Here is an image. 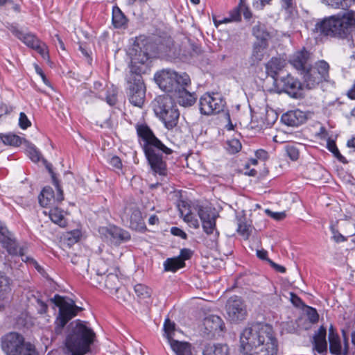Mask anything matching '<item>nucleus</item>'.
<instances>
[{
  "mask_svg": "<svg viewBox=\"0 0 355 355\" xmlns=\"http://www.w3.org/2000/svg\"><path fill=\"white\" fill-rule=\"evenodd\" d=\"M252 33L254 37L259 42H266L269 37V33L268 32L266 25L258 22L257 24L254 25L252 28Z\"/></svg>",
  "mask_w": 355,
  "mask_h": 355,
  "instance_id": "37",
  "label": "nucleus"
},
{
  "mask_svg": "<svg viewBox=\"0 0 355 355\" xmlns=\"http://www.w3.org/2000/svg\"><path fill=\"white\" fill-rule=\"evenodd\" d=\"M202 355H229V348L227 345L208 344L205 347Z\"/></svg>",
  "mask_w": 355,
  "mask_h": 355,
  "instance_id": "32",
  "label": "nucleus"
},
{
  "mask_svg": "<svg viewBox=\"0 0 355 355\" xmlns=\"http://www.w3.org/2000/svg\"><path fill=\"white\" fill-rule=\"evenodd\" d=\"M240 347L245 355H277V341L272 327L256 323L246 327L240 336Z\"/></svg>",
  "mask_w": 355,
  "mask_h": 355,
  "instance_id": "1",
  "label": "nucleus"
},
{
  "mask_svg": "<svg viewBox=\"0 0 355 355\" xmlns=\"http://www.w3.org/2000/svg\"><path fill=\"white\" fill-rule=\"evenodd\" d=\"M12 111V107H8L6 105H0V118L3 115H6V114L10 113Z\"/></svg>",
  "mask_w": 355,
  "mask_h": 355,
  "instance_id": "61",
  "label": "nucleus"
},
{
  "mask_svg": "<svg viewBox=\"0 0 355 355\" xmlns=\"http://www.w3.org/2000/svg\"><path fill=\"white\" fill-rule=\"evenodd\" d=\"M327 148L340 162H345V158L340 153L336 143L332 140L327 141Z\"/></svg>",
  "mask_w": 355,
  "mask_h": 355,
  "instance_id": "50",
  "label": "nucleus"
},
{
  "mask_svg": "<svg viewBox=\"0 0 355 355\" xmlns=\"http://www.w3.org/2000/svg\"><path fill=\"white\" fill-rule=\"evenodd\" d=\"M303 78H304V82L306 85V87L308 89H312L315 87L317 85H318L320 83H314L315 78L318 76L316 70L314 69L311 65L307 69V70L302 73Z\"/></svg>",
  "mask_w": 355,
  "mask_h": 355,
  "instance_id": "35",
  "label": "nucleus"
},
{
  "mask_svg": "<svg viewBox=\"0 0 355 355\" xmlns=\"http://www.w3.org/2000/svg\"><path fill=\"white\" fill-rule=\"evenodd\" d=\"M327 6L336 9L346 10L351 7L355 0H322Z\"/></svg>",
  "mask_w": 355,
  "mask_h": 355,
  "instance_id": "40",
  "label": "nucleus"
},
{
  "mask_svg": "<svg viewBox=\"0 0 355 355\" xmlns=\"http://www.w3.org/2000/svg\"><path fill=\"white\" fill-rule=\"evenodd\" d=\"M26 152L30 159L34 162H39L42 157L40 152L33 144H28Z\"/></svg>",
  "mask_w": 355,
  "mask_h": 355,
  "instance_id": "46",
  "label": "nucleus"
},
{
  "mask_svg": "<svg viewBox=\"0 0 355 355\" xmlns=\"http://www.w3.org/2000/svg\"><path fill=\"white\" fill-rule=\"evenodd\" d=\"M224 106L225 101L218 93H206L200 98V110L205 115L219 113Z\"/></svg>",
  "mask_w": 355,
  "mask_h": 355,
  "instance_id": "11",
  "label": "nucleus"
},
{
  "mask_svg": "<svg viewBox=\"0 0 355 355\" xmlns=\"http://www.w3.org/2000/svg\"><path fill=\"white\" fill-rule=\"evenodd\" d=\"M329 349L331 354L335 355H340L342 353V347L339 336H336L329 339Z\"/></svg>",
  "mask_w": 355,
  "mask_h": 355,
  "instance_id": "45",
  "label": "nucleus"
},
{
  "mask_svg": "<svg viewBox=\"0 0 355 355\" xmlns=\"http://www.w3.org/2000/svg\"><path fill=\"white\" fill-rule=\"evenodd\" d=\"M168 343L176 355H191V345L190 343L177 340H171Z\"/></svg>",
  "mask_w": 355,
  "mask_h": 355,
  "instance_id": "30",
  "label": "nucleus"
},
{
  "mask_svg": "<svg viewBox=\"0 0 355 355\" xmlns=\"http://www.w3.org/2000/svg\"><path fill=\"white\" fill-rule=\"evenodd\" d=\"M35 71H36L37 73V74H39V75L41 76V78H42V79L43 82H44L46 85H49V81H48V80L46 79V76H45L44 73H43V71H42V69H41V68H40L37 65H35Z\"/></svg>",
  "mask_w": 355,
  "mask_h": 355,
  "instance_id": "63",
  "label": "nucleus"
},
{
  "mask_svg": "<svg viewBox=\"0 0 355 355\" xmlns=\"http://www.w3.org/2000/svg\"><path fill=\"white\" fill-rule=\"evenodd\" d=\"M109 164L116 169H120L122 166L121 161L117 156H112L109 160Z\"/></svg>",
  "mask_w": 355,
  "mask_h": 355,
  "instance_id": "56",
  "label": "nucleus"
},
{
  "mask_svg": "<svg viewBox=\"0 0 355 355\" xmlns=\"http://www.w3.org/2000/svg\"><path fill=\"white\" fill-rule=\"evenodd\" d=\"M10 289L9 278L6 276L0 275V292H7Z\"/></svg>",
  "mask_w": 355,
  "mask_h": 355,
  "instance_id": "53",
  "label": "nucleus"
},
{
  "mask_svg": "<svg viewBox=\"0 0 355 355\" xmlns=\"http://www.w3.org/2000/svg\"><path fill=\"white\" fill-rule=\"evenodd\" d=\"M164 336L170 343L171 340H175L173 337L175 334V323L171 322L169 319H166L164 324Z\"/></svg>",
  "mask_w": 355,
  "mask_h": 355,
  "instance_id": "43",
  "label": "nucleus"
},
{
  "mask_svg": "<svg viewBox=\"0 0 355 355\" xmlns=\"http://www.w3.org/2000/svg\"><path fill=\"white\" fill-rule=\"evenodd\" d=\"M241 12L243 13L245 19H250L252 17V15L247 5L246 0H239V3L238 6L236 7L230 12V18L224 19L223 22H229L230 21H240L241 19Z\"/></svg>",
  "mask_w": 355,
  "mask_h": 355,
  "instance_id": "23",
  "label": "nucleus"
},
{
  "mask_svg": "<svg viewBox=\"0 0 355 355\" xmlns=\"http://www.w3.org/2000/svg\"><path fill=\"white\" fill-rule=\"evenodd\" d=\"M51 301L59 308V313L55 321V333L60 334L67 322L74 318L82 308L68 297L55 295Z\"/></svg>",
  "mask_w": 355,
  "mask_h": 355,
  "instance_id": "6",
  "label": "nucleus"
},
{
  "mask_svg": "<svg viewBox=\"0 0 355 355\" xmlns=\"http://www.w3.org/2000/svg\"><path fill=\"white\" fill-rule=\"evenodd\" d=\"M192 255V251L188 248H183L180 250V255L177 257L178 258H181L182 260L184 262L185 260L190 259Z\"/></svg>",
  "mask_w": 355,
  "mask_h": 355,
  "instance_id": "58",
  "label": "nucleus"
},
{
  "mask_svg": "<svg viewBox=\"0 0 355 355\" xmlns=\"http://www.w3.org/2000/svg\"><path fill=\"white\" fill-rule=\"evenodd\" d=\"M94 337L93 330L84 322L78 320L74 327L71 324V329L66 338L65 345L71 353V355H84L89 351Z\"/></svg>",
  "mask_w": 355,
  "mask_h": 355,
  "instance_id": "4",
  "label": "nucleus"
},
{
  "mask_svg": "<svg viewBox=\"0 0 355 355\" xmlns=\"http://www.w3.org/2000/svg\"><path fill=\"white\" fill-rule=\"evenodd\" d=\"M180 216L190 227L198 229L200 227L198 220L195 217L191 211V206L185 201H181L178 205Z\"/></svg>",
  "mask_w": 355,
  "mask_h": 355,
  "instance_id": "22",
  "label": "nucleus"
},
{
  "mask_svg": "<svg viewBox=\"0 0 355 355\" xmlns=\"http://www.w3.org/2000/svg\"><path fill=\"white\" fill-rule=\"evenodd\" d=\"M19 125L23 130H25L31 125L30 120L24 112H20L19 114Z\"/></svg>",
  "mask_w": 355,
  "mask_h": 355,
  "instance_id": "52",
  "label": "nucleus"
},
{
  "mask_svg": "<svg viewBox=\"0 0 355 355\" xmlns=\"http://www.w3.org/2000/svg\"><path fill=\"white\" fill-rule=\"evenodd\" d=\"M115 272L112 271L106 275L105 285L109 289H116L119 284V278Z\"/></svg>",
  "mask_w": 355,
  "mask_h": 355,
  "instance_id": "44",
  "label": "nucleus"
},
{
  "mask_svg": "<svg viewBox=\"0 0 355 355\" xmlns=\"http://www.w3.org/2000/svg\"><path fill=\"white\" fill-rule=\"evenodd\" d=\"M268 261L270 263V266L273 268H275L277 272H279L281 273H284L286 272V268L284 266L275 263L270 259H268Z\"/></svg>",
  "mask_w": 355,
  "mask_h": 355,
  "instance_id": "62",
  "label": "nucleus"
},
{
  "mask_svg": "<svg viewBox=\"0 0 355 355\" xmlns=\"http://www.w3.org/2000/svg\"><path fill=\"white\" fill-rule=\"evenodd\" d=\"M53 180L54 184L57 189V196L55 198L54 196V192L51 187H44L42 191H41L38 199L39 202L41 206L42 207H47L53 204V202L56 200L57 201H62L63 200V193L62 189H60L58 182L54 177L53 176Z\"/></svg>",
  "mask_w": 355,
  "mask_h": 355,
  "instance_id": "19",
  "label": "nucleus"
},
{
  "mask_svg": "<svg viewBox=\"0 0 355 355\" xmlns=\"http://www.w3.org/2000/svg\"><path fill=\"white\" fill-rule=\"evenodd\" d=\"M285 65V61L279 58H272L266 64L268 75L275 78Z\"/></svg>",
  "mask_w": 355,
  "mask_h": 355,
  "instance_id": "28",
  "label": "nucleus"
},
{
  "mask_svg": "<svg viewBox=\"0 0 355 355\" xmlns=\"http://www.w3.org/2000/svg\"><path fill=\"white\" fill-rule=\"evenodd\" d=\"M171 232L173 235L180 236L183 239H186L187 237V234L182 230L177 227H173L171 229Z\"/></svg>",
  "mask_w": 355,
  "mask_h": 355,
  "instance_id": "59",
  "label": "nucleus"
},
{
  "mask_svg": "<svg viewBox=\"0 0 355 355\" xmlns=\"http://www.w3.org/2000/svg\"><path fill=\"white\" fill-rule=\"evenodd\" d=\"M50 219L55 224L58 225L61 227H64L67 225V220L64 216V211L58 208L54 207L51 209L49 212Z\"/></svg>",
  "mask_w": 355,
  "mask_h": 355,
  "instance_id": "34",
  "label": "nucleus"
},
{
  "mask_svg": "<svg viewBox=\"0 0 355 355\" xmlns=\"http://www.w3.org/2000/svg\"><path fill=\"white\" fill-rule=\"evenodd\" d=\"M312 67L316 70L318 74V76L315 79V83L327 80L329 78V65L326 61L320 60L315 62V65Z\"/></svg>",
  "mask_w": 355,
  "mask_h": 355,
  "instance_id": "29",
  "label": "nucleus"
},
{
  "mask_svg": "<svg viewBox=\"0 0 355 355\" xmlns=\"http://www.w3.org/2000/svg\"><path fill=\"white\" fill-rule=\"evenodd\" d=\"M1 242L3 246L6 248L8 252L12 255H21V249L18 247L15 239H12L9 234L7 236L2 237Z\"/></svg>",
  "mask_w": 355,
  "mask_h": 355,
  "instance_id": "33",
  "label": "nucleus"
},
{
  "mask_svg": "<svg viewBox=\"0 0 355 355\" xmlns=\"http://www.w3.org/2000/svg\"><path fill=\"white\" fill-rule=\"evenodd\" d=\"M8 28L27 46L32 48L40 53L43 58L46 59L49 57L46 45L38 40L34 35L29 33H24L14 24H10L8 26Z\"/></svg>",
  "mask_w": 355,
  "mask_h": 355,
  "instance_id": "9",
  "label": "nucleus"
},
{
  "mask_svg": "<svg viewBox=\"0 0 355 355\" xmlns=\"http://www.w3.org/2000/svg\"><path fill=\"white\" fill-rule=\"evenodd\" d=\"M121 219L124 225L132 230L141 231L146 228L141 212L135 205L126 207L121 216Z\"/></svg>",
  "mask_w": 355,
  "mask_h": 355,
  "instance_id": "13",
  "label": "nucleus"
},
{
  "mask_svg": "<svg viewBox=\"0 0 355 355\" xmlns=\"http://www.w3.org/2000/svg\"><path fill=\"white\" fill-rule=\"evenodd\" d=\"M128 95L131 104L141 107L144 103L146 87L141 75L135 73L128 80Z\"/></svg>",
  "mask_w": 355,
  "mask_h": 355,
  "instance_id": "10",
  "label": "nucleus"
},
{
  "mask_svg": "<svg viewBox=\"0 0 355 355\" xmlns=\"http://www.w3.org/2000/svg\"><path fill=\"white\" fill-rule=\"evenodd\" d=\"M127 19L124 14L117 6L112 9V23L115 28H121L126 24Z\"/></svg>",
  "mask_w": 355,
  "mask_h": 355,
  "instance_id": "38",
  "label": "nucleus"
},
{
  "mask_svg": "<svg viewBox=\"0 0 355 355\" xmlns=\"http://www.w3.org/2000/svg\"><path fill=\"white\" fill-rule=\"evenodd\" d=\"M282 8L292 15L296 11V0H280Z\"/></svg>",
  "mask_w": 355,
  "mask_h": 355,
  "instance_id": "48",
  "label": "nucleus"
},
{
  "mask_svg": "<svg viewBox=\"0 0 355 355\" xmlns=\"http://www.w3.org/2000/svg\"><path fill=\"white\" fill-rule=\"evenodd\" d=\"M355 26V12L348 11L343 15L325 17L315 25L316 32L321 35L338 38H346Z\"/></svg>",
  "mask_w": 355,
  "mask_h": 355,
  "instance_id": "3",
  "label": "nucleus"
},
{
  "mask_svg": "<svg viewBox=\"0 0 355 355\" xmlns=\"http://www.w3.org/2000/svg\"><path fill=\"white\" fill-rule=\"evenodd\" d=\"M307 315L311 322L315 323L318 321L319 315L315 309L309 307L307 310Z\"/></svg>",
  "mask_w": 355,
  "mask_h": 355,
  "instance_id": "54",
  "label": "nucleus"
},
{
  "mask_svg": "<svg viewBox=\"0 0 355 355\" xmlns=\"http://www.w3.org/2000/svg\"><path fill=\"white\" fill-rule=\"evenodd\" d=\"M1 141L6 145H10L13 146H19L22 139L17 135L14 134H0Z\"/></svg>",
  "mask_w": 355,
  "mask_h": 355,
  "instance_id": "42",
  "label": "nucleus"
},
{
  "mask_svg": "<svg viewBox=\"0 0 355 355\" xmlns=\"http://www.w3.org/2000/svg\"><path fill=\"white\" fill-rule=\"evenodd\" d=\"M85 95L105 100L108 105H114L116 103L117 89L113 85L104 87L101 82L96 81L94 83L93 90L86 92Z\"/></svg>",
  "mask_w": 355,
  "mask_h": 355,
  "instance_id": "14",
  "label": "nucleus"
},
{
  "mask_svg": "<svg viewBox=\"0 0 355 355\" xmlns=\"http://www.w3.org/2000/svg\"><path fill=\"white\" fill-rule=\"evenodd\" d=\"M131 65L136 67L137 64H144L150 58L148 46L144 41H136L128 50Z\"/></svg>",
  "mask_w": 355,
  "mask_h": 355,
  "instance_id": "15",
  "label": "nucleus"
},
{
  "mask_svg": "<svg viewBox=\"0 0 355 355\" xmlns=\"http://www.w3.org/2000/svg\"><path fill=\"white\" fill-rule=\"evenodd\" d=\"M153 109L168 130H172L178 125L180 112L171 96H157L153 101Z\"/></svg>",
  "mask_w": 355,
  "mask_h": 355,
  "instance_id": "5",
  "label": "nucleus"
},
{
  "mask_svg": "<svg viewBox=\"0 0 355 355\" xmlns=\"http://www.w3.org/2000/svg\"><path fill=\"white\" fill-rule=\"evenodd\" d=\"M267 46L268 44L266 42H258L254 43L252 53L250 58L251 65L257 64L263 59Z\"/></svg>",
  "mask_w": 355,
  "mask_h": 355,
  "instance_id": "25",
  "label": "nucleus"
},
{
  "mask_svg": "<svg viewBox=\"0 0 355 355\" xmlns=\"http://www.w3.org/2000/svg\"><path fill=\"white\" fill-rule=\"evenodd\" d=\"M286 155L295 161L299 158V150L293 145H287L286 146Z\"/></svg>",
  "mask_w": 355,
  "mask_h": 355,
  "instance_id": "51",
  "label": "nucleus"
},
{
  "mask_svg": "<svg viewBox=\"0 0 355 355\" xmlns=\"http://www.w3.org/2000/svg\"><path fill=\"white\" fill-rule=\"evenodd\" d=\"M135 128L139 137L144 141L143 148L151 169L155 174L166 176L167 167L163 154L170 155L172 150L158 139L146 124H137Z\"/></svg>",
  "mask_w": 355,
  "mask_h": 355,
  "instance_id": "2",
  "label": "nucleus"
},
{
  "mask_svg": "<svg viewBox=\"0 0 355 355\" xmlns=\"http://www.w3.org/2000/svg\"><path fill=\"white\" fill-rule=\"evenodd\" d=\"M283 90L291 96L297 98L302 89V83L291 75H287L281 79Z\"/></svg>",
  "mask_w": 355,
  "mask_h": 355,
  "instance_id": "21",
  "label": "nucleus"
},
{
  "mask_svg": "<svg viewBox=\"0 0 355 355\" xmlns=\"http://www.w3.org/2000/svg\"><path fill=\"white\" fill-rule=\"evenodd\" d=\"M225 148L230 153L234 154L241 149V144L239 139H232L227 141Z\"/></svg>",
  "mask_w": 355,
  "mask_h": 355,
  "instance_id": "47",
  "label": "nucleus"
},
{
  "mask_svg": "<svg viewBox=\"0 0 355 355\" xmlns=\"http://www.w3.org/2000/svg\"><path fill=\"white\" fill-rule=\"evenodd\" d=\"M311 54L305 49L296 51L290 58L291 64L300 72L304 73L311 66Z\"/></svg>",
  "mask_w": 355,
  "mask_h": 355,
  "instance_id": "18",
  "label": "nucleus"
},
{
  "mask_svg": "<svg viewBox=\"0 0 355 355\" xmlns=\"http://www.w3.org/2000/svg\"><path fill=\"white\" fill-rule=\"evenodd\" d=\"M180 78H182V82L180 87H178V88H177L172 96L177 98L180 105L184 107L191 106L196 100L195 93L189 91V87L191 85V79L186 73H182Z\"/></svg>",
  "mask_w": 355,
  "mask_h": 355,
  "instance_id": "12",
  "label": "nucleus"
},
{
  "mask_svg": "<svg viewBox=\"0 0 355 355\" xmlns=\"http://www.w3.org/2000/svg\"><path fill=\"white\" fill-rule=\"evenodd\" d=\"M326 334L327 330L326 328L323 326H321L317 332V334L314 336V346L315 349L318 353H322L324 352H327V343L326 340Z\"/></svg>",
  "mask_w": 355,
  "mask_h": 355,
  "instance_id": "26",
  "label": "nucleus"
},
{
  "mask_svg": "<svg viewBox=\"0 0 355 355\" xmlns=\"http://www.w3.org/2000/svg\"><path fill=\"white\" fill-rule=\"evenodd\" d=\"M185 266V263L182 260L181 258L177 257L173 258H168L164 262V268L165 271L175 272L180 268H183Z\"/></svg>",
  "mask_w": 355,
  "mask_h": 355,
  "instance_id": "36",
  "label": "nucleus"
},
{
  "mask_svg": "<svg viewBox=\"0 0 355 355\" xmlns=\"http://www.w3.org/2000/svg\"><path fill=\"white\" fill-rule=\"evenodd\" d=\"M18 354V355H38L35 346L30 343L23 344Z\"/></svg>",
  "mask_w": 355,
  "mask_h": 355,
  "instance_id": "49",
  "label": "nucleus"
},
{
  "mask_svg": "<svg viewBox=\"0 0 355 355\" xmlns=\"http://www.w3.org/2000/svg\"><path fill=\"white\" fill-rule=\"evenodd\" d=\"M257 255L261 259L267 260V261L268 259L267 258L268 252L265 250H257Z\"/></svg>",
  "mask_w": 355,
  "mask_h": 355,
  "instance_id": "64",
  "label": "nucleus"
},
{
  "mask_svg": "<svg viewBox=\"0 0 355 355\" xmlns=\"http://www.w3.org/2000/svg\"><path fill=\"white\" fill-rule=\"evenodd\" d=\"M198 216L201 220L205 232L211 236L207 245L210 248H215L218 245L219 232L216 229V220L218 217L214 209L208 207H200L198 209Z\"/></svg>",
  "mask_w": 355,
  "mask_h": 355,
  "instance_id": "7",
  "label": "nucleus"
},
{
  "mask_svg": "<svg viewBox=\"0 0 355 355\" xmlns=\"http://www.w3.org/2000/svg\"><path fill=\"white\" fill-rule=\"evenodd\" d=\"M80 236L81 232L78 230L66 232L61 237L60 242L62 248H71L79 241Z\"/></svg>",
  "mask_w": 355,
  "mask_h": 355,
  "instance_id": "31",
  "label": "nucleus"
},
{
  "mask_svg": "<svg viewBox=\"0 0 355 355\" xmlns=\"http://www.w3.org/2000/svg\"><path fill=\"white\" fill-rule=\"evenodd\" d=\"M255 155L257 159L266 160L268 157V152L263 149H259L255 152Z\"/></svg>",
  "mask_w": 355,
  "mask_h": 355,
  "instance_id": "60",
  "label": "nucleus"
},
{
  "mask_svg": "<svg viewBox=\"0 0 355 355\" xmlns=\"http://www.w3.org/2000/svg\"><path fill=\"white\" fill-rule=\"evenodd\" d=\"M134 291L137 297L140 300L149 299L152 294L151 288L142 284H136L134 286Z\"/></svg>",
  "mask_w": 355,
  "mask_h": 355,
  "instance_id": "41",
  "label": "nucleus"
},
{
  "mask_svg": "<svg viewBox=\"0 0 355 355\" xmlns=\"http://www.w3.org/2000/svg\"><path fill=\"white\" fill-rule=\"evenodd\" d=\"M237 232L245 239H248L250 232L249 227L246 224L240 223L239 224Z\"/></svg>",
  "mask_w": 355,
  "mask_h": 355,
  "instance_id": "55",
  "label": "nucleus"
},
{
  "mask_svg": "<svg viewBox=\"0 0 355 355\" xmlns=\"http://www.w3.org/2000/svg\"><path fill=\"white\" fill-rule=\"evenodd\" d=\"M306 119L305 114L300 110L288 111L282 116V122L289 126H298Z\"/></svg>",
  "mask_w": 355,
  "mask_h": 355,
  "instance_id": "24",
  "label": "nucleus"
},
{
  "mask_svg": "<svg viewBox=\"0 0 355 355\" xmlns=\"http://www.w3.org/2000/svg\"><path fill=\"white\" fill-rule=\"evenodd\" d=\"M23 344H25L24 338L17 333H10L2 338L1 347L8 355H18Z\"/></svg>",
  "mask_w": 355,
  "mask_h": 355,
  "instance_id": "17",
  "label": "nucleus"
},
{
  "mask_svg": "<svg viewBox=\"0 0 355 355\" xmlns=\"http://www.w3.org/2000/svg\"><path fill=\"white\" fill-rule=\"evenodd\" d=\"M94 270H96V273L97 276L103 277L105 275L107 272L113 271L116 272V268H110V264L107 263L104 259H98L96 262V266Z\"/></svg>",
  "mask_w": 355,
  "mask_h": 355,
  "instance_id": "39",
  "label": "nucleus"
},
{
  "mask_svg": "<svg viewBox=\"0 0 355 355\" xmlns=\"http://www.w3.org/2000/svg\"><path fill=\"white\" fill-rule=\"evenodd\" d=\"M266 212L269 216L275 220H282L286 217V214L284 211L273 212L269 209H266Z\"/></svg>",
  "mask_w": 355,
  "mask_h": 355,
  "instance_id": "57",
  "label": "nucleus"
},
{
  "mask_svg": "<svg viewBox=\"0 0 355 355\" xmlns=\"http://www.w3.org/2000/svg\"><path fill=\"white\" fill-rule=\"evenodd\" d=\"M180 76L182 73L171 69H164L155 74L154 80L162 90L172 95L180 87L182 82Z\"/></svg>",
  "mask_w": 355,
  "mask_h": 355,
  "instance_id": "8",
  "label": "nucleus"
},
{
  "mask_svg": "<svg viewBox=\"0 0 355 355\" xmlns=\"http://www.w3.org/2000/svg\"><path fill=\"white\" fill-rule=\"evenodd\" d=\"M226 311L229 319L232 322L243 320L247 313L245 306L241 298L231 297L226 304Z\"/></svg>",
  "mask_w": 355,
  "mask_h": 355,
  "instance_id": "16",
  "label": "nucleus"
},
{
  "mask_svg": "<svg viewBox=\"0 0 355 355\" xmlns=\"http://www.w3.org/2000/svg\"><path fill=\"white\" fill-rule=\"evenodd\" d=\"M101 232L114 243H119L130 239L128 232L116 226L110 227L109 229L103 227Z\"/></svg>",
  "mask_w": 355,
  "mask_h": 355,
  "instance_id": "20",
  "label": "nucleus"
},
{
  "mask_svg": "<svg viewBox=\"0 0 355 355\" xmlns=\"http://www.w3.org/2000/svg\"><path fill=\"white\" fill-rule=\"evenodd\" d=\"M203 324L209 332L222 331L224 327V323L222 319L215 315L206 317L204 320Z\"/></svg>",
  "mask_w": 355,
  "mask_h": 355,
  "instance_id": "27",
  "label": "nucleus"
}]
</instances>
